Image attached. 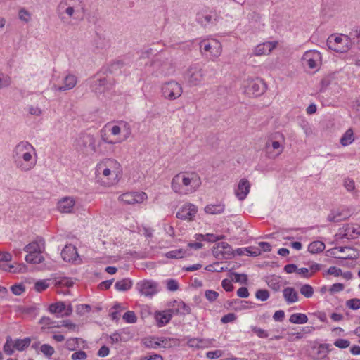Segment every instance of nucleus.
Wrapping results in <instances>:
<instances>
[{
    "label": "nucleus",
    "mask_w": 360,
    "mask_h": 360,
    "mask_svg": "<svg viewBox=\"0 0 360 360\" xmlns=\"http://www.w3.org/2000/svg\"><path fill=\"white\" fill-rule=\"evenodd\" d=\"M186 250L181 248V249L174 250H172V251L167 252L166 257L167 258H171V259H180V258H183L186 255Z\"/></svg>",
    "instance_id": "c9c22d12"
},
{
    "label": "nucleus",
    "mask_w": 360,
    "mask_h": 360,
    "mask_svg": "<svg viewBox=\"0 0 360 360\" xmlns=\"http://www.w3.org/2000/svg\"><path fill=\"white\" fill-rule=\"evenodd\" d=\"M79 0H62L58 5L60 14H67L70 18L79 13Z\"/></svg>",
    "instance_id": "1a4fd4ad"
},
{
    "label": "nucleus",
    "mask_w": 360,
    "mask_h": 360,
    "mask_svg": "<svg viewBox=\"0 0 360 360\" xmlns=\"http://www.w3.org/2000/svg\"><path fill=\"white\" fill-rule=\"evenodd\" d=\"M351 38L346 35H331L327 40V45L328 48L340 53L347 51L351 46Z\"/></svg>",
    "instance_id": "20e7f679"
},
{
    "label": "nucleus",
    "mask_w": 360,
    "mask_h": 360,
    "mask_svg": "<svg viewBox=\"0 0 360 360\" xmlns=\"http://www.w3.org/2000/svg\"><path fill=\"white\" fill-rule=\"evenodd\" d=\"M252 330L259 338H267L268 333L264 329L254 326L252 327Z\"/></svg>",
    "instance_id": "bf43d9fd"
},
{
    "label": "nucleus",
    "mask_w": 360,
    "mask_h": 360,
    "mask_svg": "<svg viewBox=\"0 0 360 360\" xmlns=\"http://www.w3.org/2000/svg\"><path fill=\"white\" fill-rule=\"evenodd\" d=\"M49 286V284L47 283L46 281L42 280V281H38L34 284V290L37 292H41L44 290H46Z\"/></svg>",
    "instance_id": "09e8293b"
},
{
    "label": "nucleus",
    "mask_w": 360,
    "mask_h": 360,
    "mask_svg": "<svg viewBox=\"0 0 360 360\" xmlns=\"http://www.w3.org/2000/svg\"><path fill=\"white\" fill-rule=\"evenodd\" d=\"M39 323L41 324V325H44L45 326H47V327H57V328H59L60 327V326L58 325V326H56L54 325L55 324V322L53 321L48 316H43L41 319H40V321Z\"/></svg>",
    "instance_id": "8fccbe9b"
},
{
    "label": "nucleus",
    "mask_w": 360,
    "mask_h": 360,
    "mask_svg": "<svg viewBox=\"0 0 360 360\" xmlns=\"http://www.w3.org/2000/svg\"><path fill=\"white\" fill-rule=\"evenodd\" d=\"M122 176V167L115 159H104L96 166V181L104 187L108 188L117 184Z\"/></svg>",
    "instance_id": "f257e3e1"
},
{
    "label": "nucleus",
    "mask_w": 360,
    "mask_h": 360,
    "mask_svg": "<svg viewBox=\"0 0 360 360\" xmlns=\"http://www.w3.org/2000/svg\"><path fill=\"white\" fill-rule=\"evenodd\" d=\"M174 311V309H169L158 312L155 314V319L159 326H162L170 321L172 317V313Z\"/></svg>",
    "instance_id": "4be33fe9"
},
{
    "label": "nucleus",
    "mask_w": 360,
    "mask_h": 360,
    "mask_svg": "<svg viewBox=\"0 0 360 360\" xmlns=\"http://www.w3.org/2000/svg\"><path fill=\"white\" fill-rule=\"evenodd\" d=\"M11 79L8 75L0 74V89L11 84Z\"/></svg>",
    "instance_id": "5fc2aeb1"
},
{
    "label": "nucleus",
    "mask_w": 360,
    "mask_h": 360,
    "mask_svg": "<svg viewBox=\"0 0 360 360\" xmlns=\"http://www.w3.org/2000/svg\"><path fill=\"white\" fill-rule=\"evenodd\" d=\"M11 291L13 294L20 295L25 291V287L22 284H16L11 287Z\"/></svg>",
    "instance_id": "13d9d810"
},
{
    "label": "nucleus",
    "mask_w": 360,
    "mask_h": 360,
    "mask_svg": "<svg viewBox=\"0 0 360 360\" xmlns=\"http://www.w3.org/2000/svg\"><path fill=\"white\" fill-rule=\"evenodd\" d=\"M350 217L349 211L347 210H335L328 216V220L331 222H339L348 219Z\"/></svg>",
    "instance_id": "412c9836"
},
{
    "label": "nucleus",
    "mask_w": 360,
    "mask_h": 360,
    "mask_svg": "<svg viewBox=\"0 0 360 360\" xmlns=\"http://www.w3.org/2000/svg\"><path fill=\"white\" fill-rule=\"evenodd\" d=\"M246 250H245V255H251V256H258L261 254V250L259 248L249 247L245 248Z\"/></svg>",
    "instance_id": "603ef678"
},
{
    "label": "nucleus",
    "mask_w": 360,
    "mask_h": 360,
    "mask_svg": "<svg viewBox=\"0 0 360 360\" xmlns=\"http://www.w3.org/2000/svg\"><path fill=\"white\" fill-rule=\"evenodd\" d=\"M289 321L292 323L303 324L308 321V318L304 314L297 313L292 314Z\"/></svg>",
    "instance_id": "c85d7f7f"
},
{
    "label": "nucleus",
    "mask_w": 360,
    "mask_h": 360,
    "mask_svg": "<svg viewBox=\"0 0 360 360\" xmlns=\"http://www.w3.org/2000/svg\"><path fill=\"white\" fill-rule=\"evenodd\" d=\"M224 211V205H208L205 207V212L210 214H219Z\"/></svg>",
    "instance_id": "bb28decb"
},
{
    "label": "nucleus",
    "mask_w": 360,
    "mask_h": 360,
    "mask_svg": "<svg viewBox=\"0 0 360 360\" xmlns=\"http://www.w3.org/2000/svg\"><path fill=\"white\" fill-rule=\"evenodd\" d=\"M233 276H234V281L243 284H246L248 282V276L245 274H238L236 272H231L230 274V277L233 279Z\"/></svg>",
    "instance_id": "4c0bfd02"
},
{
    "label": "nucleus",
    "mask_w": 360,
    "mask_h": 360,
    "mask_svg": "<svg viewBox=\"0 0 360 360\" xmlns=\"http://www.w3.org/2000/svg\"><path fill=\"white\" fill-rule=\"evenodd\" d=\"M325 249V244L319 240L311 243L308 246V250L312 253H318L322 252Z\"/></svg>",
    "instance_id": "cd10ccee"
},
{
    "label": "nucleus",
    "mask_w": 360,
    "mask_h": 360,
    "mask_svg": "<svg viewBox=\"0 0 360 360\" xmlns=\"http://www.w3.org/2000/svg\"><path fill=\"white\" fill-rule=\"evenodd\" d=\"M255 297L262 301H266L269 297V292L267 290L260 289L255 293Z\"/></svg>",
    "instance_id": "de8ad7c7"
},
{
    "label": "nucleus",
    "mask_w": 360,
    "mask_h": 360,
    "mask_svg": "<svg viewBox=\"0 0 360 360\" xmlns=\"http://www.w3.org/2000/svg\"><path fill=\"white\" fill-rule=\"evenodd\" d=\"M25 260L29 263L39 264L44 260V258L41 252L28 253L25 257Z\"/></svg>",
    "instance_id": "7c9ffc66"
},
{
    "label": "nucleus",
    "mask_w": 360,
    "mask_h": 360,
    "mask_svg": "<svg viewBox=\"0 0 360 360\" xmlns=\"http://www.w3.org/2000/svg\"><path fill=\"white\" fill-rule=\"evenodd\" d=\"M300 293L305 297L309 298L314 294V288L309 284H304L300 288Z\"/></svg>",
    "instance_id": "ea45409f"
},
{
    "label": "nucleus",
    "mask_w": 360,
    "mask_h": 360,
    "mask_svg": "<svg viewBox=\"0 0 360 360\" xmlns=\"http://www.w3.org/2000/svg\"><path fill=\"white\" fill-rule=\"evenodd\" d=\"M147 198V195L144 192H129L119 196V200L128 205L141 203Z\"/></svg>",
    "instance_id": "9b49d317"
},
{
    "label": "nucleus",
    "mask_w": 360,
    "mask_h": 360,
    "mask_svg": "<svg viewBox=\"0 0 360 360\" xmlns=\"http://www.w3.org/2000/svg\"><path fill=\"white\" fill-rule=\"evenodd\" d=\"M77 82V77L74 75L69 74L65 77L63 85L58 86L56 89L60 91L70 90L76 86Z\"/></svg>",
    "instance_id": "5701e85b"
},
{
    "label": "nucleus",
    "mask_w": 360,
    "mask_h": 360,
    "mask_svg": "<svg viewBox=\"0 0 360 360\" xmlns=\"http://www.w3.org/2000/svg\"><path fill=\"white\" fill-rule=\"evenodd\" d=\"M201 184V179L196 172H183L172 178L171 188L174 193L186 195L195 193Z\"/></svg>",
    "instance_id": "f03ea898"
},
{
    "label": "nucleus",
    "mask_w": 360,
    "mask_h": 360,
    "mask_svg": "<svg viewBox=\"0 0 360 360\" xmlns=\"http://www.w3.org/2000/svg\"><path fill=\"white\" fill-rule=\"evenodd\" d=\"M225 238V236L220 235V236H215L212 233H207L206 234V240L209 242H215L221 239H224Z\"/></svg>",
    "instance_id": "69168bd1"
},
{
    "label": "nucleus",
    "mask_w": 360,
    "mask_h": 360,
    "mask_svg": "<svg viewBox=\"0 0 360 360\" xmlns=\"http://www.w3.org/2000/svg\"><path fill=\"white\" fill-rule=\"evenodd\" d=\"M41 352L46 356L50 357L54 353V349L53 347L47 344H44L41 346Z\"/></svg>",
    "instance_id": "49530a36"
},
{
    "label": "nucleus",
    "mask_w": 360,
    "mask_h": 360,
    "mask_svg": "<svg viewBox=\"0 0 360 360\" xmlns=\"http://www.w3.org/2000/svg\"><path fill=\"white\" fill-rule=\"evenodd\" d=\"M61 326L68 328L70 330H73V331L77 330L78 328L77 326H76V324L72 323L71 321H70L68 320L62 321Z\"/></svg>",
    "instance_id": "680f3d73"
},
{
    "label": "nucleus",
    "mask_w": 360,
    "mask_h": 360,
    "mask_svg": "<svg viewBox=\"0 0 360 360\" xmlns=\"http://www.w3.org/2000/svg\"><path fill=\"white\" fill-rule=\"evenodd\" d=\"M354 235H360V226L359 225L347 224L342 238H354Z\"/></svg>",
    "instance_id": "b1692460"
},
{
    "label": "nucleus",
    "mask_w": 360,
    "mask_h": 360,
    "mask_svg": "<svg viewBox=\"0 0 360 360\" xmlns=\"http://www.w3.org/2000/svg\"><path fill=\"white\" fill-rule=\"evenodd\" d=\"M123 319L127 323H135L136 321L137 318H136V314H135V313L134 311H127L123 315Z\"/></svg>",
    "instance_id": "a18cd8bd"
},
{
    "label": "nucleus",
    "mask_w": 360,
    "mask_h": 360,
    "mask_svg": "<svg viewBox=\"0 0 360 360\" xmlns=\"http://www.w3.org/2000/svg\"><path fill=\"white\" fill-rule=\"evenodd\" d=\"M347 306L352 309H359L360 308V300L359 299H351L347 302Z\"/></svg>",
    "instance_id": "864d4df0"
},
{
    "label": "nucleus",
    "mask_w": 360,
    "mask_h": 360,
    "mask_svg": "<svg viewBox=\"0 0 360 360\" xmlns=\"http://www.w3.org/2000/svg\"><path fill=\"white\" fill-rule=\"evenodd\" d=\"M321 53L315 50H310L304 53L302 56V62L304 65H307L310 69H314L321 64Z\"/></svg>",
    "instance_id": "9d476101"
},
{
    "label": "nucleus",
    "mask_w": 360,
    "mask_h": 360,
    "mask_svg": "<svg viewBox=\"0 0 360 360\" xmlns=\"http://www.w3.org/2000/svg\"><path fill=\"white\" fill-rule=\"evenodd\" d=\"M61 256L63 260L68 262H77L81 261L77 248L75 246L70 244L66 245L62 250Z\"/></svg>",
    "instance_id": "f3484780"
},
{
    "label": "nucleus",
    "mask_w": 360,
    "mask_h": 360,
    "mask_svg": "<svg viewBox=\"0 0 360 360\" xmlns=\"http://www.w3.org/2000/svg\"><path fill=\"white\" fill-rule=\"evenodd\" d=\"M13 349H15L14 342L11 337H8L4 346V351L6 354L11 355L13 353Z\"/></svg>",
    "instance_id": "79ce46f5"
},
{
    "label": "nucleus",
    "mask_w": 360,
    "mask_h": 360,
    "mask_svg": "<svg viewBox=\"0 0 360 360\" xmlns=\"http://www.w3.org/2000/svg\"><path fill=\"white\" fill-rule=\"evenodd\" d=\"M250 189V182L246 179H243L239 181L235 194L240 200H243L249 193Z\"/></svg>",
    "instance_id": "6ab92c4d"
},
{
    "label": "nucleus",
    "mask_w": 360,
    "mask_h": 360,
    "mask_svg": "<svg viewBox=\"0 0 360 360\" xmlns=\"http://www.w3.org/2000/svg\"><path fill=\"white\" fill-rule=\"evenodd\" d=\"M125 64L122 60H117L112 63L109 67V71L111 73H115L117 71L120 70L122 68L124 67Z\"/></svg>",
    "instance_id": "37998d69"
},
{
    "label": "nucleus",
    "mask_w": 360,
    "mask_h": 360,
    "mask_svg": "<svg viewBox=\"0 0 360 360\" xmlns=\"http://www.w3.org/2000/svg\"><path fill=\"white\" fill-rule=\"evenodd\" d=\"M197 212L198 208L195 205L187 203L176 213V217L182 220L193 221Z\"/></svg>",
    "instance_id": "ddd939ff"
},
{
    "label": "nucleus",
    "mask_w": 360,
    "mask_h": 360,
    "mask_svg": "<svg viewBox=\"0 0 360 360\" xmlns=\"http://www.w3.org/2000/svg\"><path fill=\"white\" fill-rule=\"evenodd\" d=\"M206 270L212 272H221L224 271H230L227 266H221L219 262L206 266Z\"/></svg>",
    "instance_id": "a19ab883"
},
{
    "label": "nucleus",
    "mask_w": 360,
    "mask_h": 360,
    "mask_svg": "<svg viewBox=\"0 0 360 360\" xmlns=\"http://www.w3.org/2000/svg\"><path fill=\"white\" fill-rule=\"evenodd\" d=\"M284 147L278 141H273L271 143L266 142L265 146L266 154L269 159H276L283 151Z\"/></svg>",
    "instance_id": "2eb2a0df"
},
{
    "label": "nucleus",
    "mask_w": 360,
    "mask_h": 360,
    "mask_svg": "<svg viewBox=\"0 0 360 360\" xmlns=\"http://www.w3.org/2000/svg\"><path fill=\"white\" fill-rule=\"evenodd\" d=\"M266 89V84L262 79H248L245 86V92L252 96H259L263 94Z\"/></svg>",
    "instance_id": "0eeeda50"
},
{
    "label": "nucleus",
    "mask_w": 360,
    "mask_h": 360,
    "mask_svg": "<svg viewBox=\"0 0 360 360\" xmlns=\"http://www.w3.org/2000/svg\"><path fill=\"white\" fill-rule=\"evenodd\" d=\"M219 296V293L214 290H206L205 291V297L206 298L210 301L213 302L217 300Z\"/></svg>",
    "instance_id": "052dcab7"
},
{
    "label": "nucleus",
    "mask_w": 360,
    "mask_h": 360,
    "mask_svg": "<svg viewBox=\"0 0 360 360\" xmlns=\"http://www.w3.org/2000/svg\"><path fill=\"white\" fill-rule=\"evenodd\" d=\"M75 201L71 197L63 198L58 203V208L63 213H70L73 209Z\"/></svg>",
    "instance_id": "aec40b11"
},
{
    "label": "nucleus",
    "mask_w": 360,
    "mask_h": 360,
    "mask_svg": "<svg viewBox=\"0 0 360 360\" xmlns=\"http://www.w3.org/2000/svg\"><path fill=\"white\" fill-rule=\"evenodd\" d=\"M87 358V354L85 352L79 350L74 352L71 355L72 360H85Z\"/></svg>",
    "instance_id": "3c124183"
},
{
    "label": "nucleus",
    "mask_w": 360,
    "mask_h": 360,
    "mask_svg": "<svg viewBox=\"0 0 360 360\" xmlns=\"http://www.w3.org/2000/svg\"><path fill=\"white\" fill-rule=\"evenodd\" d=\"M162 96L169 100H175L182 94L181 86L174 81L165 82L162 86Z\"/></svg>",
    "instance_id": "6e6552de"
},
{
    "label": "nucleus",
    "mask_w": 360,
    "mask_h": 360,
    "mask_svg": "<svg viewBox=\"0 0 360 360\" xmlns=\"http://www.w3.org/2000/svg\"><path fill=\"white\" fill-rule=\"evenodd\" d=\"M177 308L175 309L176 313H179L182 315L189 314L191 312V308L184 302L175 301Z\"/></svg>",
    "instance_id": "473e14b6"
},
{
    "label": "nucleus",
    "mask_w": 360,
    "mask_h": 360,
    "mask_svg": "<svg viewBox=\"0 0 360 360\" xmlns=\"http://www.w3.org/2000/svg\"><path fill=\"white\" fill-rule=\"evenodd\" d=\"M30 342H31V340L28 338H25V339H17L15 341H13L14 347L17 350L22 351L25 348L29 347Z\"/></svg>",
    "instance_id": "c756f323"
},
{
    "label": "nucleus",
    "mask_w": 360,
    "mask_h": 360,
    "mask_svg": "<svg viewBox=\"0 0 360 360\" xmlns=\"http://www.w3.org/2000/svg\"><path fill=\"white\" fill-rule=\"evenodd\" d=\"M236 316L233 313H229V314L224 316L221 318V321L224 323H227L233 321L234 320H236Z\"/></svg>",
    "instance_id": "774afa93"
},
{
    "label": "nucleus",
    "mask_w": 360,
    "mask_h": 360,
    "mask_svg": "<svg viewBox=\"0 0 360 360\" xmlns=\"http://www.w3.org/2000/svg\"><path fill=\"white\" fill-rule=\"evenodd\" d=\"M65 345L68 349L73 351L79 347V338H69L67 340Z\"/></svg>",
    "instance_id": "c03bdc74"
},
{
    "label": "nucleus",
    "mask_w": 360,
    "mask_h": 360,
    "mask_svg": "<svg viewBox=\"0 0 360 360\" xmlns=\"http://www.w3.org/2000/svg\"><path fill=\"white\" fill-rule=\"evenodd\" d=\"M143 344L145 345L146 347L150 348H157L158 347L161 346V343L160 342H159L158 338H146L143 340Z\"/></svg>",
    "instance_id": "58836bf2"
},
{
    "label": "nucleus",
    "mask_w": 360,
    "mask_h": 360,
    "mask_svg": "<svg viewBox=\"0 0 360 360\" xmlns=\"http://www.w3.org/2000/svg\"><path fill=\"white\" fill-rule=\"evenodd\" d=\"M283 297L288 303H294L298 300L297 292L293 288L288 287L283 290Z\"/></svg>",
    "instance_id": "393cba45"
},
{
    "label": "nucleus",
    "mask_w": 360,
    "mask_h": 360,
    "mask_svg": "<svg viewBox=\"0 0 360 360\" xmlns=\"http://www.w3.org/2000/svg\"><path fill=\"white\" fill-rule=\"evenodd\" d=\"M167 288L170 291H175V290H178L179 285H178V283L175 280L170 279L167 281Z\"/></svg>",
    "instance_id": "338daca9"
},
{
    "label": "nucleus",
    "mask_w": 360,
    "mask_h": 360,
    "mask_svg": "<svg viewBox=\"0 0 360 360\" xmlns=\"http://www.w3.org/2000/svg\"><path fill=\"white\" fill-rule=\"evenodd\" d=\"M157 287V283L152 281L144 280L137 283L139 291L146 296H152L155 294Z\"/></svg>",
    "instance_id": "dca6fc26"
},
{
    "label": "nucleus",
    "mask_w": 360,
    "mask_h": 360,
    "mask_svg": "<svg viewBox=\"0 0 360 360\" xmlns=\"http://www.w3.org/2000/svg\"><path fill=\"white\" fill-rule=\"evenodd\" d=\"M221 285L223 288L227 292H231L233 290V285L231 281L229 279H224L221 282Z\"/></svg>",
    "instance_id": "0e129e2a"
},
{
    "label": "nucleus",
    "mask_w": 360,
    "mask_h": 360,
    "mask_svg": "<svg viewBox=\"0 0 360 360\" xmlns=\"http://www.w3.org/2000/svg\"><path fill=\"white\" fill-rule=\"evenodd\" d=\"M212 251L214 255L219 259L221 257V259H229L234 255L232 248L226 242L219 243L216 247H214Z\"/></svg>",
    "instance_id": "f8f14e48"
},
{
    "label": "nucleus",
    "mask_w": 360,
    "mask_h": 360,
    "mask_svg": "<svg viewBox=\"0 0 360 360\" xmlns=\"http://www.w3.org/2000/svg\"><path fill=\"white\" fill-rule=\"evenodd\" d=\"M200 48L202 54H204V53L209 52L210 56L214 58H218L222 52L221 44L214 39H204L201 41L200 43Z\"/></svg>",
    "instance_id": "423d86ee"
},
{
    "label": "nucleus",
    "mask_w": 360,
    "mask_h": 360,
    "mask_svg": "<svg viewBox=\"0 0 360 360\" xmlns=\"http://www.w3.org/2000/svg\"><path fill=\"white\" fill-rule=\"evenodd\" d=\"M277 46L278 41H266L259 44L255 48L254 55L257 56L269 55Z\"/></svg>",
    "instance_id": "a211bd4d"
},
{
    "label": "nucleus",
    "mask_w": 360,
    "mask_h": 360,
    "mask_svg": "<svg viewBox=\"0 0 360 360\" xmlns=\"http://www.w3.org/2000/svg\"><path fill=\"white\" fill-rule=\"evenodd\" d=\"M33 146L28 142H20L15 147V153L18 158H22L25 162L32 159L31 151L34 150Z\"/></svg>",
    "instance_id": "4468645a"
},
{
    "label": "nucleus",
    "mask_w": 360,
    "mask_h": 360,
    "mask_svg": "<svg viewBox=\"0 0 360 360\" xmlns=\"http://www.w3.org/2000/svg\"><path fill=\"white\" fill-rule=\"evenodd\" d=\"M132 283L129 279H123L116 282L115 287L118 290H127L131 288Z\"/></svg>",
    "instance_id": "f704fd0d"
},
{
    "label": "nucleus",
    "mask_w": 360,
    "mask_h": 360,
    "mask_svg": "<svg viewBox=\"0 0 360 360\" xmlns=\"http://www.w3.org/2000/svg\"><path fill=\"white\" fill-rule=\"evenodd\" d=\"M334 345L340 349H345L349 346L350 342L345 339H338L334 342Z\"/></svg>",
    "instance_id": "6e6d98bb"
},
{
    "label": "nucleus",
    "mask_w": 360,
    "mask_h": 360,
    "mask_svg": "<svg viewBox=\"0 0 360 360\" xmlns=\"http://www.w3.org/2000/svg\"><path fill=\"white\" fill-rule=\"evenodd\" d=\"M24 250L28 253L41 252L39 244L37 242H32L27 245Z\"/></svg>",
    "instance_id": "e433bc0d"
},
{
    "label": "nucleus",
    "mask_w": 360,
    "mask_h": 360,
    "mask_svg": "<svg viewBox=\"0 0 360 360\" xmlns=\"http://www.w3.org/2000/svg\"><path fill=\"white\" fill-rule=\"evenodd\" d=\"M327 255L342 259H356L359 257V252L349 246L335 247L327 250Z\"/></svg>",
    "instance_id": "39448f33"
},
{
    "label": "nucleus",
    "mask_w": 360,
    "mask_h": 360,
    "mask_svg": "<svg viewBox=\"0 0 360 360\" xmlns=\"http://www.w3.org/2000/svg\"><path fill=\"white\" fill-rule=\"evenodd\" d=\"M108 82L105 78L95 80L91 86V89L96 93H101L105 89Z\"/></svg>",
    "instance_id": "a878e982"
},
{
    "label": "nucleus",
    "mask_w": 360,
    "mask_h": 360,
    "mask_svg": "<svg viewBox=\"0 0 360 360\" xmlns=\"http://www.w3.org/2000/svg\"><path fill=\"white\" fill-rule=\"evenodd\" d=\"M354 140V138L353 131L352 129H349L341 138L340 143L342 146H345L352 143Z\"/></svg>",
    "instance_id": "2f4dec72"
},
{
    "label": "nucleus",
    "mask_w": 360,
    "mask_h": 360,
    "mask_svg": "<svg viewBox=\"0 0 360 360\" xmlns=\"http://www.w3.org/2000/svg\"><path fill=\"white\" fill-rule=\"evenodd\" d=\"M344 186L348 191H352L355 188L354 181L351 179H346L344 181Z\"/></svg>",
    "instance_id": "e2e57ef3"
},
{
    "label": "nucleus",
    "mask_w": 360,
    "mask_h": 360,
    "mask_svg": "<svg viewBox=\"0 0 360 360\" xmlns=\"http://www.w3.org/2000/svg\"><path fill=\"white\" fill-rule=\"evenodd\" d=\"M65 309V305L63 302H58L56 303L51 304L49 307V311L51 314H59L64 311Z\"/></svg>",
    "instance_id": "72a5a7b5"
},
{
    "label": "nucleus",
    "mask_w": 360,
    "mask_h": 360,
    "mask_svg": "<svg viewBox=\"0 0 360 360\" xmlns=\"http://www.w3.org/2000/svg\"><path fill=\"white\" fill-rule=\"evenodd\" d=\"M204 77L203 68L197 63L190 65L184 74V78L190 86H198L203 80Z\"/></svg>",
    "instance_id": "7ed1b4c3"
},
{
    "label": "nucleus",
    "mask_w": 360,
    "mask_h": 360,
    "mask_svg": "<svg viewBox=\"0 0 360 360\" xmlns=\"http://www.w3.org/2000/svg\"><path fill=\"white\" fill-rule=\"evenodd\" d=\"M158 340L165 348L171 347L172 346V342H175L174 339L167 338H158Z\"/></svg>",
    "instance_id": "4d7b16f0"
}]
</instances>
